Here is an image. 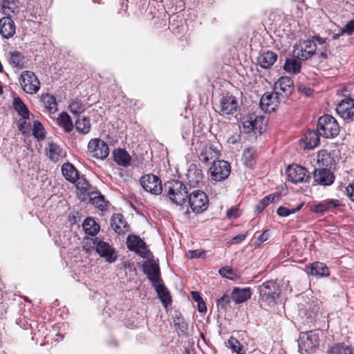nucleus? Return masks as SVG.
Here are the masks:
<instances>
[{
    "label": "nucleus",
    "instance_id": "1",
    "mask_svg": "<svg viewBox=\"0 0 354 354\" xmlns=\"http://www.w3.org/2000/svg\"><path fill=\"white\" fill-rule=\"evenodd\" d=\"M163 191L169 199L177 205H183L188 198L189 191L187 186L178 180L166 182Z\"/></svg>",
    "mask_w": 354,
    "mask_h": 354
},
{
    "label": "nucleus",
    "instance_id": "2",
    "mask_svg": "<svg viewBox=\"0 0 354 354\" xmlns=\"http://www.w3.org/2000/svg\"><path fill=\"white\" fill-rule=\"evenodd\" d=\"M317 132L325 138H333L339 133V126L336 119L330 115L321 116L317 122Z\"/></svg>",
    "mask_w": 354,
    "mask_h": 354
},
{
    "label": "nucleus",
    "instance_id": "3",
    "mask_svg": "<svg viewBox=\"0 0 354 354\" xmlns=\"http://www.w3.org/2000/svg\"><path fill=\"white\" fill-rule=\"evenodd\" d=\"M297 342L301 354L311 352L319 344V332L317 330L301 332Z\"/></svg>",
    "mask_w": 354,
    "mask_h": 354
},
{
    "label": "nucleus",
    "instance_id": "4",
    "mask_svg": "<svg viewBox=\"0 0 354 354\" xmlns=\"http://www.w3.org/2000/svg\"><path fill=\"white\" fill-rule=\"evenodd\" d=\"M261 299L268 304L274 303L279 297L281 290L276 281L270 280L259 286Z\"/></svg>",
    "mask_w": 354,
    "mask_h": 354
},
{
    "label": "nucleus",
    "instance_id": "5",
    "mask_svg": "<svg viewBox=\"0 0 354 354\" xmlns=\"http://www.w3.org/2000/svg\"><path fill=\"white\" fill-rule=\"evenodd\" d=\"M95 246L97 254L105 259L108 263H113L118 258L115 250L107 242L99 239L98 238L92 239L88 241Z\"/></svg>",
    "mask_w": 354,
    "mask_h": 354
},
{
    "label": "nucleus",
    "instance_id": "6",
    "mask_svg": "<svg viewBox=\"0 0 354 354\" xmlns=\"http://www.w3.org/2000/svg\"><path fill=\"white\" fill-rule=\"evenodd\" d=\"M19 84L22 90L28 94H36L40 88V82L35 74L29 71H24L19 77Z\"/></svg>",
    "mask_w": 354,
    "mask_h": 354
},
{
    "label": "nucleus",
    "instance_id": "7",
    "mask_svg": "<svg viewBox=\"0 0 354 354\" xmlns=\"http://www.w3.org/2000/svg\"><path fill=\"white\" fill-rule=\"evenodd\" d=\"M187 198L192 210L196 214H201L207 209L209 198L204 192L195 190L189 194Z\"/></svg>",
    "mask_w": 354,
    "mask_h": 354
},
{
    "label": "nucleus",
    "instance_id": "8",
    "mask_svg": "<svg viewBox=\"0 0 354 354\" xmlns=\"http://www.w3.org/2000/svg\"><path fill=\"white\" fill-rule=\"evenodd\" d=\"M317 44L314 40L307 39L299 41L295 44L293 49V55L297 59L306 60L309 59L315 53Z\"/></svg>",
    "mask_w": 354,
    "mask_h": 354
},
{
    "label": "nucleus",
    "instance_id": "9",
    "mask_svg": "<svg viewBox=\"0 0 354 354\" xmlns=\"http://www.w3.org/2000/svg\"><path fill=\"white\" fill-rule=\"evenodd\" d=\"M209 171L212 180L215 181H222L230 176L231 167L225 160H214L209 168Z\"/></svg>",
    "mask_w": 354,
    "mask_h": 354
},
{
    "label": "nucleus",
    "instance_id": "10",
    "mask_svg": "<svg viewBox=\"0 0 354 354\" xmlns=\"http://www.w3.org/2000/svg\"><path fill=\"white\" fill-rule=\"evenodd\" d=\"M88 151L95 158L104 160L109 154V149L106 143L100 138H93L88 144Z\"/></svg>",
    "mask_w": 354,
    "mask_h": 354
},
{
    "label": "nucleus",
    "instance_id": "11",
    "mask_svg": "<svg viewBox=\"0 0 354 354\" xmlns=\"http://www.w3.org/2000/svg\"><path fill=\"white\" fill-rule=\"evenodd\" d=\"M140 185L146 192L154 195L160 194L164 189L159 177L153 174H147L142 176Z\"/></svg>",
    "mask_w": 354,
    "mask_h": 354
},
{
    "label": "nucleus",
    "instance_id": "12",
    "mask_svg": "<svg viewBox=\"0 0 354 354\" xmlns=\"http://www.w3.org/2000/svg\"><path fill=\"white\" fill-rule=\"evenodd\" d=\"M286 172L288 179L295 184L305 183L310 178L308 171L305 167L298 165L288 166Z\"/></svg>",
    "mask_w": 354,
    "mask_h": 354
},
{
    "label": "nucleus",
    "instance_id": "13",
    "mask_svg": "<svg viewBox=\"0 0 354 354\" xmlns=\"http://www.w3.org/2000/svg\"><path fill=\"white\" fill-rule=\"evenodd\" d=\"M127 246L129 250L135 252L142 258L149 257V250L142 239L136 235H129L127 240Z\"/></svg>",
    "mask_w": 354,
    "mask_h": 354
},
{
    "label": "nucleus",
    "instance_id": "14",
    "mask_svg": "<svg viewBox=\"0 0 354 354\" xmlns=\"http://www.w3.org/2000/svg\"><path fill=\"white\" fill-rule=\"evenodd\" d=\"M264 121L263 117L257 116L254 114H250L243 118L242 126L245 133L261 132Z\"/></svg>",
    "mask_w": 354,
    "mask_h": 354
},
{
    "label": "nucleus",
    "instance_id": "15",
    "mask_svg": "<svg viewBox=\"0 0 354 354\" xmlns=\"http://www.w3.org/2000/svg\"><path fill=\"white\" fill-rule=\"evenodd\" d=\"M336 111L344 120H354V102L343 97L337 104Z\"/></svg>",
    "mask_w": 354,
    "mask_h": 354
},
{
    "label": "nucleus",
    "instance_id": "16",
    "mask_svg": "<svg viewBox=\"0 0 354 354\" xmlns=\"http://www.w3.org/2000/svg\"><path fill=\"white\" fill-rule=\"evenodd\" d=\"M277 91L266 93L261 98L260 106L261 109L272 112L275 110L279 104V95Z\"/></svg>",
    "mask_w": 354,
    "mask_h": 354
},
{
    "label": "nucleus",
    "instance_id": "17",
    "mask_svg": "<svg viewBox=\"0 0 354 354\" xmlns=\"http://www.w3.org/2000/svg\"><path fill=\"white\" fill-rule=\"evenodd\" d=\"M315 181L322 186L331 185L335 181L334 174L328 169H316L313 173Z\"/></svg>",
    "mask_w": 354,
    "mask_h": 354
},
{
    "label": "nucleus",
    "instance_id": "18",
    "mask_svg": "<svg viewBox=\"0 0 354 354\" xmlns=\"http://www.w3.org/2000/svg\"><path fill=\"white\" fill-rule=\"evenodd\" d=\"M142 270L147 275L151 284L161 281L159 266L153 260H148L143 263Z\"/></svg>",
    "mask_w": 354,
    "mask_h": 354
},
{
    "label": "nucleus",
    "instance_id": "19",
    "mask_svg": "<svg viewBox=\"0 0 354 354\" xmlns=\"http://www.w3.org/2000/svg\"><path fill=\"white\" fill-rule=\"evenodd\" d=\"M186 176L190 187H199L203 183V171L196 165H191L189 166Z\"/></svg>",
    "mask_w": 354,
    "mask_h": 354
},
{
    "label": "nucleus",
    "instance_id": "20",
    "mask_svg": "<svg viewBox=\"0 0 354 354\" xmlns=\"http://www.w3.org/2000/svg\"><path fill=\"white\" fill-rule=\"evenodd\" d=\"M15 25L10 17L0 19V34L3 38L9 39L15 34Z\"/></svg>",
    "mask_w": 354,
    "mask_h": 354
},
{
    "label": "nucleus",
    "instance_id": "21",
    "mask_svg": "<svg viewBox=\"0 0 354 354\" xmlns=\"http://www.w3.org/2000/svg\"><path fill=\"white\" fill-rule=\"evenodd\" d=\"M237 107V101L232 95L223 97L220 101V110L223 114H233L236 111Z\"/></svg>",
    "mask_w": 354,
    "mask_h": 354
},
{
    "label": "nucleus",
    "instance_id": "22",
    "mask_svg": "<svg viewBox=\"0 0 354 354\" xmlns=\"http://www.w3.org/2000/svg\"><path fill=\"white\" fill-rule=\"evenodd\" d=\"M306 271L308 274L318 277H328L330 275L328 268L321 262H315L306 266Z\"/></svg>",
    "mask_w": 354,
    "mask_h": 354
},
{
    "label": "nucleus",
    "instance_id": "23",
    "mask_svg": "<svg viewBox=\"0 0 354 354\" xmlns=\"http://www.w3.org/2000/svg\"><path fill=\"white\" fill-rule=\"evenodd\" d=\"M339 205L340 203L338 200H325L319 203L317 205L311 206L310 211L315 214H320L332 210L333 209L339 207Z\"/></svg>",
    "mask_w": 354,
    "mask_h": 354
},
{
    "label": "nucleus",
    "instance_id": "24",
    "mask_svg": "<svg viewBox=\"0 0 354 354\" xmlns=\"http://www.w3.org/2000/svg\"><path fill=\"white\" fill-rule=\"evenodd\" d=\"M112 229L118 234L125 233L128 231V225L124 216L120 214H114L111 219Z\"/></svg>",
    "mask_w": 354,
    "mask_h": 354
},
{
    "label": "nucleus",
    "instance_id": "25",
    "mask_svg": "<svg viewBox=\"0 0 354 354\" xmlns=\"http://www.w3.org/2000/svg\"><path fill=\"white\" fill-rule=\"evenodd\" d=\"M114 161L120 166L127 167L130 165L131 158L128 152L123 149H116L113 151Z\"/></svg>",
    "mask_w": 354,
    "mask_h": 354
},
{
    "label": "nucleus",
    "instance_id": "26",
    "mask_svg": "<svg viewBox=\"0 0 354 354\" xmlns=\"http://www.w3.org/2000/svg\"><path fill=\"white\" fill-rule=\"evenodd\" d=\"M277 59V55L272 51H266L261 54L257 59L258 64L263 68H268L272 66Z\"/></svg>",
    "mask_w": 354,
    "mask_h": 354
},
{
    "label": "nucleus",
    "instance_id": "27",
    "mask_svg": "<svg viewBox=\"0 0 354 354\" xmlns=\"http://www.w3.org/2000/svg\"><path fill=\"white\" fill-rule=\"evenodd\" d=\"M319 134L317 131H308L304 136L303 142L305 145V149H313L319 143Z\"/></svg>",
    "mask_w": 354,
    "mask_h": 354
},
{
    "label": "nucleus",
    "instance_id": "28",
    "mask_svg": "<svg viewBox=\"0 0 354 354\" xmlns=\"http://www.w3.org/2000/svg\"><path fill=\"white\" fill-rule=\"evenodd\" d=\"M251 291L249 288L243 289L234 288L232 292V299L236 304H241L251 297Z\"/></svg>",
    "mask_w": 354,
    "mask_h": 354
},
{
    "label": "nucleus",
    "instance_id": "29",
    "mask_svg": "<svg viewBox=\"0 0 354 354\" xmlns=\"http://www.w3.org/2000/svg\"><path fill=\"white\" fill-rule=\"evenodd\" d=\"M9 63L15 68L22 69L26 68V61L22 53L19 51L10 52L8 55Z\"/></svg>",
    "mask_w": 354,
    "mask_h": 354
},
{
    "label": "nucleus",
    "instance_id": "30",
    "mask_svg": "<svg viewBox=\"0 0 354 354\" xmlns=\"http://www.w3.org/2000/svg\"><path fill=\"white\" fill-rule=\"evenodd\" d=\"M152 286L154 287L158 297L160 299L162 304L165 307H167L171 304V299L169 291L166 287L160 283V281L156 282Z\"/></svg>",
    "mask_w": 354,
    "mask_h": 354
},
{
    "label": "nucleus",
    "instance_id": "31",
    "mask_svg": "<svg viewBox=\"0 0 354 354\" xmlns=\"http://www.w3.org/2000/svg\"><path fill=\"white\" fill-rule=\"evenodd\" d=\"M293 87V80L287 76L281 77L274 84V89H279L286 95L290 94Z\"/></svg>",
    "mask_w": 354,
    "mask_h": 354
},
{
    "label": "nucleus",
    "instance_id": "32",
    "mask_svg": "<svg viewBox=\"0 0 354 354\" xmlns=\"http://www.w3.org/2000/svg\"><path fill=\"white\" fill-rule=\"evenodd\" d=\"M46 156L55 162L59 161L63 157L62 150L55 142H50L46 148Z\"/></svg>",
    "mask_w": 354,
    "mask_h": 354
},
{
    "label": "nucleus",
    "instance_id": "33",
    "mask_svg": "<svg viewBox=\"0 0 354 354\" xmlns=\"http://www.w3.org/2000/svg\"><path fill=\"white\" fill-rule=\"evenodd\" d=\"M62 172L66 180L75 183L80 176L75 167L69 162L64 163L62 166Z\"/></svg>",
    "mask_w": 354,
    "mask_h": 354
},
{
    "label": "nucleus",
    "instance_id": "34",
    "mask_svg": "<svg viewBox=\"0 0 354 354\" xmlns=\"http://www.w3.org/2000/svg\"><path fill=\"white\" fill-rule=\"evenodd\" d=\"M1 3L3 13L8 17L16 15L19 12L18 0H2Z\"/></svg>",
    "mask_w": 354,
    "mask_h": 354
},
{
    "label": "nucleus",
    "instance_id": "35",
    "mask_svg": "<svg viewBox=\"0 0 354 354\" xmlns=\"http://www.w3.org/2000/svg\"><path fill=\"white\" fill-rule=\"evenodd\" d=\"M257 149L254 147H249L243 151L242 161L248 167H252L256 162Z\"/></svg>",
    "mask_w": 354,
    "mask_h": 354
},
{
    "label": "nucleus",
    "instance_id": "36",
    "mask_svg": "<svg viewBox=\"0 0 354 354\" xmlns=\"http://www.w3.org/2000/svg\"><path fill=\"white\" fill-rule=\"evenodd\" d=\"M327 354H354V351L344 343H336L328 349Z\"/></svg>",
    "mask_w": 354,
    "mask_h": 354
},
{
    "label": "nucleus",
    "instance_id": "37",
    "mask_svg": "<svg viewBox=\"0 0 354 354\" xmlns=\"http://www.w3.org/2000/svg\"><path fill=\"white\" fill-rule=\"evenodd\" d=\"M88 196L90 202L96 208L101 211L106 209V202L104 197L100 192H92Z\"/></svg>",
    "mask_w": 354,
    "mask_h": 354
},
{
    "label": "nucleus",
    "instance_id": "38",
    "mask_svg": "<svg viewBox=\"0 0 354 354\" xmlns=\"http://www.w3.org/2000/svg\"><path fill=\"white\" fill-rule=\"evenodd\" d=\"M300 59H297L295 57V58H289L286 59V63L283 66V69L289 73L291 74H297L300 72L301 70V62Z\"/></svg>",
    "mask_w": 354,
    "mask_h": 354
},
{
    "label": "nucleus",
    "instance_id": "39",
    "mask_svg": "<svg viewBox=\"0 0 354 354\" xmlns=\"http://www.w3.org/2000/svg\"><path fill=\"white\" fill-rule=\"evenodd\" d=\"M82 227L85 233L91 236L95 235L100 230L99 224L91 217H88L84 220Z\"/></svg>",
    "mask_w": 354,
    "mask_h": 354
},
{
    "label": "nucleus",
    "instance_id": "40",
    "mask_svg": "<svg viewBox=\"0 0 354 354\" xmlns=\"http://www.w3.org/2000/svg\"><path fill=\"white\" fill-rule=\"evenodd\" d=\"M13 106L15 111L19 115L21 116L23 119H29L30 112L19 97H15L13 99Z\"/></svg>",
    "mask_w": 354,
    "mask_h": 354
},
{
    "label": "nucleus",
    "instance_id": "41",
    "mask_svg": "<svg viewBox=\"0 0 354 354\" xmlns=\"http://www.w3.org/2000/svg\"><path fill=\"white\" fill-rule=\"evenodd\" d=\"M74 184H75L76 189L84 196H88L93 192L91 186L83 176H79Z\"/></svg>",
    "mask_w": 354,
    "mask_h": 354
},
{
    "label": "nucleus",
    "instance_id": "42",
    "mask_svg": "<svg viewBox=\"0 0 354 354\" xmlns=\"http://www.w3.org/2000/svg\"><path fill=\"white\" fill-rule=\"evenodd\" d=\"M41 101L45 108L50 113H55L57 111V104L56 99L53 95L48 93L41 95Z\"/></svg>",
    "mask_w": 354,
    "mask_h": 354
},
{
    "label": "nucleus",
    "instance_id": "43",
    "mask_svg": "<svg viewBox=\"0 0 354 354\" xmlns=\"http://www.w3.org/2000/svg\"><path fill=\"white\" fill-rule=\"evenodd\" d=\"M58 124L64 128L66 132H71L73 129V124L69 115L65 112L59 114L57 118Z\"/></svg>",
    "mask_w": 354,
    "mask_h": 354
},
{
    "label": "nucleus",
    "instance_id": "44",
    "mask_svg": "<svg viewBox=\"0 0 354 354\" xmlns=\"http://www.w3.org/2000/svg\"><path fill=\"white\" fill-rule=\"evenodd\" d=\"M75 128L79 133L86 134L91 131V121L88 117L77 119L75 122Z\"/></svg>",
    "mask_w": 354,
    "mask_h": 354
},
{
    "label": "nucleus",
    "instance_id": "45",
    "mask_svg": "<svg viewBox=\"0 0 354 354\" xmlns=\"http://www.w3.org/2000/svg\"><path fill=\"white\" fill-rule=\"evenodd\" d=\"M279 194H270L262 198L255 207V212L260 214L271 203L274 202L275 198H279Z\"/></svg>",
    "mask_w": 354,
    "mask_h": 354
},
{
    "label": "nucleus",
    "instance_id": "46",
    "mask_svg": "<svg viewBox=\"0 0 354 354\" xmlns=\"http://www.w3.org/2000/svg\"><path fill=\"white\" fill-rule=\"evenodd\" d=\"M216 156L217 151L215 149H214L211 146H206L201 150L199 154V159L204 162H207L209 160L216 157Z\"/></svg>",
    "mask_w": 354,
    "mask_h": 354
},
{
    "label": "nucleus",
    "instance_id": "47",
    "mask_svg": "<svg viewBox=\"0 0 354 354\" xmlns=\"http://www.w3.org/2000/svg\"><path fill=\"white\" fill-rule=\"evenodd\" d=\"M302 206V203L299 204V205L294 208H288L286 207L280 206L277 210V214L279 216L286 217L292 214L296 213L297 212L299 211L301 209Z\"/></svg>",
    "mask_w": 354,
    "mask_h": 354
},
{
    "label": "nucleus",
    "instance_id": "48",
    "mask_svg": "<svg viewBox=\"0 0 354 354\" xmlns=\"http://www.w3.org/2000/svg\"><path fill=\"white\" fill-rule=\"evenodd\" d=\"M32 135L37 140H42L45 136V130L42 124L39 121H35L33 123Z\"/></svg>",
    "mask_w": 354,
    "mask_h": 354
},
{
    "label": "nucleus",
    "instance_id": "49",
    "mask_svg": "<svg viewBox=\"0 0 354 354\" xmlns=\"http://www.w3.org/2000/svg\"><path fill=\"white\" fill-rule=\"evenodd\" d=\"M84 109V105L80 100H74L69 104V110L73 114L81 113Z\"/></svg>",
    "mask_w": 354,
    "mask_h": 354
},
{
    "label": "nucleus",
    "instance_id": "50",
    "mask_svg": "<svg viewBox=\"0 0 354 354\" xmlns=\"http://www.w3.org/2000/svg\"><path fill=\"white\" fill-rule=\"evenodd\" d=\"M230 348L237 354H245L242 344L235 338L231 337L228 340Z\"/></svg>",
    "mask_w": 354,
    "mask_h": 354
},
{
    "label": "nucleus",
    "instance_id": "51",
    "mask_svg": "<svg viewBox=\"0 0 354 354\" xmlns=\"http://www.w3.org/2000/svg\"><path fill=\"white\" fill-rule=\"evenodd\" d=\"M342 97L349 100H352L354 102V84H350L346 85L342 89Z\"/></svg>",
    "mask_w": 354,
    "mask_h": 354
},
{
    "label": "nucleus",
    "instance_id": "52",
    "mask_svg": "<svg viewBox=\"0 0 354 354\" xmlns=\"http://www.w3.org/2000/svg\"><path fill=\"white\" fill-rule=\"evenodd\" d=\"M26 120L21 118L18 122V128L23 134L28 133L30 130V124Z\"/></svg>",
    "mask_w": 354,
    "mask_h": 354
},
{
    "label": "nucleus",
    "instance_id": "53",
    "mask_svg": "<svg viewBox=\"0 0 354 354\" xmlns=\"http://www.w3.org/2000/svg\"><path fill=\"white\" fill-rule=\"evenodd\" d=\"M342 33L347 35H351L354 33V19L349 21L345 24L342 28Z\"/></svg>",
    "mask_w": 354,
    "mask_h": 354
},
{
    "label": "nucleus",
    "instance_id": "54",
    "mask_svg": "<svg viewBox=\"0 0 354 354\" xmlns=\"http://www.w3.org/2000/svg\"><path fill=\"white\" fill-rule=\"evenodd\" d=\"M218 273L221 276L227 279H232L234 275L232 269L227 266L219 269Z\"/></svg>",
    "mask_w": 354,
    "mask_h": 354
},
{
    "label": "nucleus",
    "instance_id": "55",
    "mask_svg": "<svg viewBox=\"0 0 354 354\" xmlns=\"http://www.w3.org/2000/svg\"><path fill=\"white\" fill-rule=\"evenodd\" d=\"M231 298L227 295H223L217 300V306L221 308H225L226 305L230 303Z\"/></svg>",
    "mask_w": 354,
    "mask_h": 354
},
{
    "label": "nucleus",
    "instance_id": "56",
    "mask_svg": "<svg viewBox=\"0 0 354 354\" xmlns=\"http://www.w3.org/2000/svg\"><path fill=\"white\" fill-rule=\"evenodd\" d=\"M174 327L176 330H179L182 333H185L187 330V324L180 318H177L174 321Z\"/></svg>",
    "mask_w": 354,
    "mask_h": 354
},
{
    "label": "nucleus",
    "instance_id": "57",
    "mask_svg": "<svg viewBox=\"0 0 354 354\" xmlns=\"http://www.w3.org/2000/svg\"><path fill=\"white\" fill-rule=\"evenodd\" d=\"M247 236H248V232L240 233L231 239L230 243L231 244H238V243H241V241H243V240H245V238L247 237Z\"/></svg>",
    "mask_w": 354,
    "mask_h": 354
},
{
    "label": "nucleus",
    "instance_id": "58",
    "mask_svg": "<svg viewBox=\"0 0 354 354\" xmlns=\"http://www.w3.org/2000/svg\"><path fill=\"white\" fill-rule=\"evenodd\" d=\"M240 214V211L236 207H231L227 211V216L229 218H236Z\"/></svg>",
    "mask_w": 354,
    "mask_h": 354
},
{
    "label": "nucleus",
    "instance_id": "59",
    "mask_svg": "<svg viewBox=\"0 0 354 354\" xmlns=\"http://www.w3.org/2000/svg\"><path fill=\"white\" fill-rule=\"evenodd\" d=\"M269 238V233L268 230H264L258 237L257 240V245H260L265 241H266Z\"/></svg>",
    "mask_w": 354,
    "mask_h": 354
},
{
    "label": "nucleus",
    "instance_id": "60",
    "mask_svg": "<svg viewBox=\"0 0 354 354\" xmlns=\"http://www.w3.org/2000/svg\"><path fill=\"white\" fill-rule=\"evenodd\" d=\"M346 196L354 202V184H350L346 188Z\"/></svg>",
    "mask_w": 354,
    "mask_h": 354
},
{
    "label": "nucleus",
    "instance_id": "61",
    "mask_svg": "<svg viewBox=\"0 0 354 354\" xmlns=\"http://www.w3.org/2000/svg\"><path fill=\"white\" fill-rule=\"evenodd\" d=\"M204 253L205 252L203 251H201L199 250H189L188 252V257L191 259L198 258L201 257Z\"/></svg>",
    "mask_w": 354,
    "mask_h": 354
},
{
    "label": "nucleus",
    "instance_id": "62",
    "mask_svg": "<svg viewBox=\"0 0 354 354\" xmlns=\"http://www.w3.org/2000/svg\"><path fill=\"white\" fill-rule=\"evenodd\" d=\"M197 306H198V310L199 313H206L207 307H206V304L203 299L200 300V301L197 302Z\"/></svg>",
    "mask_w": 354,
    "mask_h": 354
},
{
    "label": "nucleus",
    "instance_id": "63",
    "mask_svg": "<svg viewBox=\"0 0 354 354\" xmlns=\"http://www.w3.org/2000/svg\"><path fill=\"white\" fill-rule=\"evenodd\" d=\"M299 89L304 93H305L306 95H310L313 93V91L306 86H300L299 87Z\"/></svg>",
    "mask_w": 354,
    "mask_h": 354
},
{
    "label": "nucleus",
    "instance_id": "64",
    "mask_svg": "<svg viewBox=\"0 0 354 354\" xmlns=\"http://www.w3.org/2000/svg\"><path fill=\"white\" fill-rule=\"evenodd\" d=\"M239 140H240L239 136H238V135L232 136L228 138L227 142L230 144L234 145V144L237 143L239 141Z\"/></svg>",
    "mask_w": 354,
    "mask_h": 354
}]
</instances>
